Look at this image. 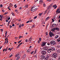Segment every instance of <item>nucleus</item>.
<instances>
[{
  "instance_id": "nucleus-6",
  "label": "nucleus",
  "mask_w": 60,
  "mask_h": 60,
  "mask_svg": "<svg viewBox=\"0 0 60 60\" xmlns=\"http://www.w3.org/2000/svg\"><path fill=\"white\" fill-rule=\"evenodd\" d=\"M51 51H52V50H51V49H49L47 50V52L49 53L51 52Z\"/></svg>"
},
{
  "instance_id": "nucleus-54",
  "label": "nucleus",
  "mask_w": 60,
  "mask_h": 60,
  "mask_svg": "<svg viewBox=\"0 0 60 60\" xmlns=\"http://www.w3.org/2000/svg\"><path fill=\"white\" fill-rule=\"evenodd\" d=\"M8 13L7 12H6L4 14H7Z\"/></svg>"
},
{
  "instance_id": "nucleus-18",
  "label": "nucleus",
  "mask_w": 60,
  "mask_h": 60,
  "mask_svg": "<svg viewBox=\"0 0 60 60\" xmlns=\"http://www.w3.org/2000/svg\"><path fill=\"white\" fill-rule=\"evenodd\" d=\"M56 26V24H53L52 25V26Z\"/></svg>"
},
{
  "instance_id": "nucleus-31",
  "label": "nucleus",
  "mask_w": 60,
  "mask_h": 60,
  "mask_svg": "<svg viewBox=\"0 0 60 60\" xmlns=\"http://www.w3.org/2000/svg\"><path fill=\"white\" fill-rule=\"evenodd\" d=\"M42 14H43V13H40L39 14V16H41V15H42Z\"/></svg>"
},
{
  "instance_id": "nucleus-46",
  "label": "nucleus",
  "mask_w": 60,
  "mask_h": 60,
  "mask_svg": "<svg viewBox=\"0 0 60 60\" xmlns=\"http://www.w3.org/2000/svg\"><path fill=\"white\" fill-rule=\"evenodd\" d=\"M12 56V54H11L9 56V57H11V56Z\"/></svg>"
},
{
  "instance_id": "nucleus-59",
  "label": "nucleus",
  "mask_w": 60,
  "mask_h": 60,
  "mask_svg": "<svg viewBox=\"0 0 60 60\" xmlns=\"http://www.w3.org/2000/svg\"><path fill=\"white\" fill-rule=\"evenodd\" d=\"M31 39H32V37H30V38H29V39H30V40H31Z\"/></svg>"
},
{
  "instance_id": "nucleus-7",
  "label": "nucleus",
  "mask_w": 60,
  "mask_h": 60,
  "mask_svg": "<svg viewBox=\"0 0 60 60\" xmlns=\"http://www.w3.org/2000/svg\"><path fill=\"white\" fill-rule=\"evenodd\" d=\"M54 34H53V33H49V35H50V37H52V36H54Z\"/></svg>"
},
{
  "instance_id": "nucleus-3",
  "label": "nucleus",
  "mask_w": 60,
  "mask_h": 60,
  "mask_svg": "<svg viewBox=\"0 0 60 60\" xmlns=\"http://www.w3.org/2000/svg\"><path fill=\"white\" fill-rule=\"evenodd\" d=\"M47 52L46 51L44 50H42L41 51V54L43 55H45L46 54Z\"/></svg>"
},
{
  "instance_id": "nucleus-25",
  "label": "nucleus",
  "mask_w": 60,
  "mask_h": 60,
  "mask_svg": "<svg viewBox=\"0 0 60 60\" xmlns=\"http://www.w3.org/2000/svg\"><path fill=\"white\" fill-rule=\"evenodd\" d=\"M51 8L49 6L48 7V8L47 9V10H49V9H50Z\"/></svg>"
},
{
  "instance_id": "nucleus-30",
  "label": "nucleus",
  "mask_w": 60,
  "mask_h": 60,
  "mask_svg": "<svg viewBox=\"0 0 60 60\" xmlns=\"http://www.w3.org/2000/svg\"><path fill=\"white\" fill-rule=\"evenodd\" d=\"M35 25H33L31 27L32 28H33V27H35Z\"/></svg>"
},
{
  "instance_id": "nucleus-28",
  "label": "nucleus",
  "mask_w": 60,
  "mask_h": 60,
  "mask_svg": "<svg viewBox=\"0 0 60 60\" xmlns=\"http://www.w3.org/2000/svg\"><path fill=\"white\" fill-rule=\"evenodd\" d=\"M47 44L48 45H50L51 44V43H50L49 42H48L47 43Z\"/></svg>"
},
{
  "instance_id": "nucleus-37",
  "label": "nucleus",
  "mask_w": 60,
  "mask_h": 60,
  "mask_svg": "<svg viewBox=\"0 0 60 60\" xmlns=\"http://www.w3.org/2000/svg\"><path fill=\"white\" fill-rule=\"evenodd\" d=\"M57 52H58V53H60V50H58V51H57Z\"/></svg>"
},
{
  "instance_id": "nucleus-49",
  "label": "nucleus",
  "mask_w": 60,
  "mask_h": 60,
  "mask_svg": "<svg viewBox=\"0 0 60 60\" xmlns=\"http://www.w3.org/2000/svg\"><path fill=\"white\" fill-rule=\"evenodd\" d=\"M2 12H4V11H5L3 10H2Z\"/></svg>"
},
{
  "instance_id": "nucleus-17",
  "label": "nucleus",
  "mask_w": 60,
  "mask_h": 60,
  "mask_svg": "<svg viewBox=\"0 0 60 60\" xmlns=\"http://www.w3.org/2000/svg\"><path fill=\"white\" fill-rule=\"evenodd\" d=\"M26 57V55L25 54L22 57L23 58V59L24 58H25Z\"/></svg>"
},
{
  "instance_id": "nucleus-45",
  "label": "nucleus",
  "mask_w": 60,
  "mask_h": 60,
  "mask_svg": "<svg viewBox=\"0 0 60 60\" xmlns=\"http://www.w3.org/2000/svg\"><path fill=\"white\" fill-rule=\"evenodd\" d=\"M10 22H11V21H8V24H9L10 23Z\"/></svg>"
},
{
  "instance_id": "nucleus-5",
  "label": "nucleus",
  "mask_w": 60,
  "mask_h": 60,
  "mask_svg": "<svg viewBox=\"0 0 60 60\" xmlns=\"http://www.w3.org/2000/svg\"><path fill=\"white\" fill-rule=\"evenodd\" d=\"M44 49L45 50H47L48 49V47L47 46H45L44 47Z\"/></svg>"
},
{
  "instance_id": "nucleus-57",
  "label": "nucleus",
  "mask_w": 60,
  "mask_h": 60,
  "mask_svg": "<svg viewBox=\"0 0 60 60\" xmlns=\"http://www.w3.org/2000/svg\"><path fill=\"white\" fill-rule=\"evenodd\" d=\"M38 43H40V41H39V40H38Z\"/></svg>"
},
{
  "instance_id": "nucleus-32",
  "label": "nucleus",
  "mask_w": 60,
  "mask_h": 60,
  "mask_svg": "<svg viewBox=\"0 0 60 60\" xmlns=\"http://www.w3.org/2000/svg\"><path fill=\"white\" fill-rule=\"evenodd\" d=\"M37 10V8H36L34 9L33 10L34 11H36V10Z\"/></svg>"
},
{
  "instance_id": "nucleus-9",
  "label": "nucleus",
  "mask_w": 60,
  "mask_h": 60,
  "mask_svg": "<svg viewBox=\"0 0 60 60\" xmlns=\"http://www.w3.org/2000/svg\"><path fill=\"white\" fill-rule=\"evenodd\" d=\"M56 12L57 13H60V10L59 11V9H58L56 11Z\"/></svg>"
},
{
  "instance_id": "nucleus-27",
  "label": "nucleus",
  "mask_w": 60,
  "mask_h": 60,
  "mask_svg": "<svg viewBox=\"0 0 60 60\" xmlns=\"http://www.w3.org/2000/svg\"><path fill=\"white\" fill-rule=\"evenodd\" d=\"M39 40L40 41H41V38H39Z\"/></svg>"
},
{
  "instance_id": "nucleus-21",
  "label": "nucleus",
  "mask_w": 60,
  "mask_h": 60,
  "mask_svg": "<svg viewBox=\"0 0 60 60\" xmlns=\"http://www.w3.org/2000/svg\"><path fill=\"white\" fill-rule=\"evenodd\" d=\"M31 51V50L30 49H29V50H28L27 51V52H30Z\"/></svg>"
},
{
  "instance_id": "nucleus-38",
  "label": "nucleus",
  "mask_w": 60,
  "mask_h": 60,
  "mask_svg": "<svg viewBox=\"0 0 60 60\" xmlns=\"http://www.w3.org/2000/svg\"><path fill=\"white\" fill-rule=\"evenodd\" d=\"M21 41H22V40L19 41L18 42V43H19L20 42H21Z\"/></svg>"
},
{
  "instance_id": "nucleus-51",
  "label": "nucleus",
  "mask_w": 60,
  "mask_h": 60,
  "mask_svg": "<svg viewBox=\"0 0 60 60\" xmlns=\"http://www.w3.org/2000/svg\"><path fill=\"white\" fill-rule=\"evenodd\" d=\"M52 22H54V19H52Z\"/></svg>"
},
{
  "instance_id": "nucleus-19",
  "label": "nucleus",
  "mask_w": 60,
  "mask_h": 60,
  "mask_svg": "<svg viewBox=\"0 0 60 60\" xmlns=\"http://www.w3.org/2000/svg\"><path fill=\"white\" fill-rule=\"evenodd\" d=\"M58 36H59L58 35L56 36L55 37V39H57V38L58 37Z\"/></svg>"
},
{
  "instance_id": "nucleus-15",
  "label": "nucleus",
  "mask_w": 60,
  "mask_h": 60,
  "mask_svg": "<svg viewBox=\"0 0 60 60\" xmlns=\"http://www.w3.org/2000/svg\"><path fill=\"white\" fill-rule=\"evenodd\" d=\"M55 29H56V30H60L59 28H57V27H56L55 29H55H54V30H55Z\"/></svg>"
},
{
  "instance_id": "nucleus-36",
  "label": "nucleus",
  "mask_w": 60,
  "mask_h": 60,
  "mask_svg": "<svg viewBox=\"0 0 60 60\" xmlns=\"http://www.w3.org/2000/svg\"><path fill=\"white\" fill-rule=\"evenodd\" d=\"M37 17V16H36L34 17V19H36Z\"/></svg>"
},
{
  "instance_id": "nucleus-20",
  "label": "nucleus",
  "mask_w": 60,
  "mask_h": 60,
  "mask_svg": "<svg viewBox=\"0 0 60 60\" xmlns=\"http://www.w3.org/2000/svg\"><path fill=\"white\" fill-rule=\"evenodd\" d=\"M43 6L44 7H46V5L45 4V3H43Z\"/></svg>"
},
{
  "instance_id": "nucleus-41",
  "label": "nucleus",
  "mask_w": 60,
  "mask_h": 60,
  "mask_svg": "<svg viewBox=\"0 0 60 60\" xmlns=\"http://www.w3.org/2000/svg\"><path fill=\"white\" fill-rule=\"evenodd\" d=\"M20 46V44H19L18 45V46L17 47V48H19V46Z\"/></svg>"
},
{
  "instance_id": "nucleus-55",
  "label": "nucleus",
  "mask_w": 60,
  "mask_h": 60,
  "mask_svg": "<svg viewBox=\"0 0 60 60\" xmlns=\"http://www.w3.org/2000/svg\"><path fill=\"white\" fill-rule=\"evenodd\" d=\"M8 21H9V20L8 19H7L6 20V22H8Z\"/></svg>"
},
{
  "instance_id": "nucleus-16",
  "label": "nucleus",
  "mask_w": 60,
  "mask_h": 60,
  "mask_svg": "<svg viewBox=\"0 0 60 60\" xmlns=\"http://www.w3.org/2000/svg\"><path fill=\"white\" fill-rule=\"evenodd\" d=\"M28 5L27 4H26L25 6V8H28Z\"/></svg>"
},
{
  "instance_id": "nucleus-56",
  "label": "nucleus",
  "mask_w": 60,
  "mask_h": 60,
  "mask_svg": "<svg viewBox=\"0 0 60 60\" xmlns=\"http://www.w3.org/2000/svg\"><path fill=\"white\" fill-rule=\"evenodd\" d=\"M15 11L16 12H17L18 11V10H15Z\"/></svg>"
},
{
  "instance_id": "nucleus-8",
  "label": "nucleus",
  "mask_w": 60,
  "mask_h": 60,
  "mask_svg": "<svg viewBox=\"0 0 60 60\" xmlns=\"http://www.w3.org/2000/svg\"><path fill=\"white\" fill-rule=\"evenodd\" d=\"M49 58V55H46V58L45 59V60H46H46H47V59H48V58Z\"/></svg>"
},
{
  "instance_id": "nucleus-24",
  "label": "nucleus",
  "mask_w": 60,
  "mask_h": 60,
  "mask_svg": "<svg viewBox=\"0 0 60 60\" xmlns=\"http://www.w3.org/2000/svg\"><path fill=\"white\" fill-rule=\"evenodd\" d=\"M57 41H60V38H59L58 39H57Z\"/></svg>"
},
{
  "instance_id": "nucleus-52",
  "label": "nucleus",
  "mask_w": 60,
  "mask_h": 60,
  "mask_svg": "<svg viewBox=\"0 0 60 60\" xmlns=\"http://www.w3.org/2000/svg\"><path fill=\"white\" fill-rule=\"evenodd\" d=\"M19 9H20V10H22V8L21 7H20L19 8Z\"/></svg>"
},
{
  "instance_id": "nucleus-58",
  "label": "nucleus",
  "mask_w": 60,
  "mask_h": 60,
  "mask_svg": "<svg viewBox=\"0 0 60 60\" xmlns=\"http://www.w3.org/2000/svg\"><path fill=\"white\" fill-rule=\"evenodd\" d=\"M24 25L23 24H22V26H24Z\"/></svg>"
},
{
  "instance_id": "nucleus-35",
  "label": "nucleus",
  "mask_w": 60,
  "mask_h": 60,
  "mask_svg": "<svg viewBox=\"0 0 60 60\" xmlns=\"http://www.w3.org/2000/svg\"><path fill=\"white\" fill-rule=\"evenodd\" d=\"M47 10H46V11H45V13H44V15H45V14L46 13V12L47 11Z\"/></svg>"
},
{
  "instance_id": "nucleus-1",
  "label": "nucleus",
  "mask_w": 60,
  "mask_h": 60,
  "mask_svg": "<svg viewBox=\"0 0 60 60\" xmlns=\"http://www.w3.org/2000/svg\"><path fill=\"white\" fill-rule=\"evenodd\" d=\"M52 56L53 57L56 58L57 57V53H53Z\"/></svg>"
},
{
  "instance_id": "nucleus-2",
  "label": "nucleus",
  "mask_w": 60,
  "mask_h": 60,
  "mask_svg": "<svg viewBox=\"0 0 60 60\" xmlns=\"http://www.w3.org/2000/svg\"><path fill=\"white\" fill-rule=\"evenodd\" d=\"M50 43L52 45H56V42H55L54 41H51Z\"/></svg>"
},
{
  "instance_id": "nucleus-22",
  "label": "nucleus",
  "mask_w": 60,
  "mask_h": 60,
  "mask_svg": "<svg viewBox=\"0 0 60 60\" xmlns=\"http://www.w3.org/2000/svg\"><path fill=\"white\" fill-rule=\"evenodd\" d=\"M53 4H51L50 5V6H49L51 8L52 7V6H53Z\"/></svg>"
},
{
  "instance_id": "nucleus-23",
  "label": "nucleus",
  "mask_w": 60,
  "mask_h": 60,
  "mask_svg": "<svg viewBox=\"0 0 60 60\" xmlns=\"http://www.w3.org/2000/svg\"><path fill=\"white\" fill-rule=\"evenodd\" d=\"M19 58H20V56H18L16 60H19Z\"/></svg>"
},
{
  "instance_id": "nucleus-64",
  "label": "nucleus",
  "mask_w": 60,
  "mask_h": 60,
  "mask_svg": "<svg viewBox=\"0 0 60 60\" xmlns=\"http://www.w3.org/2000/svg\"><path fill=\"white\" fill-rule=\"evenodd\" d=\"M58 19H60V15H59L58 17Z\"/></svg>"
},
{
  "instance_id": "nucleus-26",
  "label": "nucleus",
  "mask_w": 60,
  "mask_h": 60,
  "mask_svg": "<svg viewBox=\"0 0 60 60\" xmlns=\"http://www.w3.org/2000/svg\"><path fill=\"white\" fill-rule=\"evenodd\" d=\"M49 18V17H47L46 19L45 20H46L47 21V20Z\"/></svg>"
},
{
  "instance_id": "nucleus-48",
  "label": "nucleus",
  "mask_w": 60,
  "mask_h": 60,
  "mask_svg": "<svg viewBox=\"0 0 60 60\" xmlns=\"http://www.w3.org/2000/svg\"><path fill=\"white\" fill-rule=\"evenodd\" d=\"M35 57H36H36H37V54H36L35 56Z\"/></svg>"
},
{
  "instance_id": "nucleus-14",
  "label": "nucleus",
  "mask_w": 60,
  "mask_h": 60,
  "mask_svg": "<svg viewBox=\"0 0 60 60\" xmlns=\"http://www.w3.org/2000/svg\"><path fill=\"white\" fill-rule=\"evenodd\" d=\"M39 2L40 4H42V3H43V1H42V0H40L39 1Z\"/></svg>"
},
{
  "instance_id": "nucleus-39",
  "label": "nucleus",
  "mask_w": 60,
  "mask_h": 60,
  "mask_svg": "<svg viewBox=\"0 0 60 60\" xmlns=\"http://www.w3.org/2000/svg\"><path fill=\"white\" fill-rule=\"evenodd\" d=\"M28 40L29 41H30V42H31L32 40H30V39H29Z\"/></svg>"
},
{
  "instance_id": "nucleus-50",
  "label": "nucleus",
  "mask_w": 60,
  "mask_h": 60,
  "mask_svg": "<svg viewBox=\"0 0 60 60\" xmlns=\"http://www.w3.org/2000/svg\"><path fill=\"white\" fill-rule=\"evenodd\" d=\"M0 18H2V16H1V15H0Z\"/></svg>"
},
{
  "instance_id": "nucleus-13",
  "label": "nucleus",
  "mask_w": 60,
  "mask_h": 60,
  "mask_svg": "<svg viewBox=\"0 0 60 60\" xmlns=\"http://www.w3.org/2000/svg\"><path fill=\"white\" fill-rule=\"evenodd\" d=\"M20 56V53H18L15 56V57H17V56Z\"/></svg>"
},
{
  "instance_id": "nucleus-12",
  "label": "nucleus",
  "mask_w": 60,
  "mask_h": 60,
  "mask_svg": "<svg viewBox=\"0 0 60 60\" xmlns=\"http://www.w3.org/2000/svg\"><path fill=\"white\" fill-rule=\"evenodd\" d=\"M57 6H56V5H54L52 7L53 8H54V9H56V8H57Z\"/></svg>"
},
{
  "instance_id": "nucleus-4",
  "label": "nucleus",
  "mask_w": 60,
  "mask_h": 60,
  "mask_svg": "<svg viewBox=\"0 0 60 60\" xmlns=\"http://www.w3.org/2000/svg\"><path fill=\"white\" fill-rule=\"evenodd\" d=\"M47 43V42H42V44H41V46H42V47H44V46H45V44H46Z\"/></svg>"
},
{
  "instance_id": "nucleus-33",
  "label": "nucleus",
  "mask_w": 60,
  "mask_h": 60,
  "mask_svg": "<svg viewBox=\"0 0 60 60\" xmlns=\"http://www.w3.org/2000/svg\"><path fill=\"white\" fill-rule=\"evenodd\" d=\"M21 26H22V24H21L20 25V26H19V27L20 28V27H21Z\"/></svg>"
},
{
  "instance_id": "nucleus-34",
  "label": "nucleus",
  "mask_w": 60,
  "mask_h": 60,
  "mask_svg": "<svg viewBox=\"0 0 60 60\" xmlns=\"http://www.w3.org/2000/svg\"><path fill=\"white\" fill-rule=\"evenodd\" d=\"M34 51H32V52H31V53H30V54H33V53H34Z\"/></svg>"
},
{
  "instance_id": "nucleus-63",
  "label": "nucleus",
  "mask_w": 60,
  "mask_h": 60,
  "mask_svg": "<svg viewBox=\"0 0 60 60\" xmlns=\"http://www.w3.org/2000/svg\"><path fill=\"white\" fill-rule=\"evenodd\" d=\"M21 20L20 19H19V20H18V21H19V22L20 21H21Z\"/></svg>"
},
{
  "instance_id": "nucleus-44",
  "label": "nucleus",
  "mask_w": 60,
  "mask_h": 60,
  "mask_svg": "<svg viewBox=\"0 0 60 60\" xmlns=\"http://www.w3.org/2000/svg\"><path fill=\"white\" fill-rule=\"evenodd\" d=\"M0 7H3V5H2V4H0Z\"/></svg>"
},
{
  "instance_id": "nucleus-29",
  "label": "nucleus",
  "mask_w": 60,
  "mask_h": 60,
  "mask_svg": "<svg viewBox=\"0 0 60 60\" xmlns=\"http://www.w3.org/2000/svg\"><path fill=\"white\" fill-rule=\"evenodd\" d=\"M11 13L13 16H15V14H14V13L13 12H12Z\"/></svg>"
},
{
  "instance_id": "nucleus-47",
  "label": "nucleus",
  "mask_w": 60,
  "mask_h": 60,
  "mask_svg": "<svg viewBox=\"0 0 60 60\" xmlns=\"http://www.w3.org/2000/svg\"><path fill=\"white\" fill-rule=\"evenodd\" d=\"M47 1L50 2L51 1V0H47Z\"/></svg>"
},
{
  "instance_id": "nucleus-42",
  "label": "nucleus",
  "mask_w": 60,
  "mask_h": 60,
  "mask_svg": "<svg viewBox=\"0 0 60 60\" xmlns=\"http://www.w3.org/2000/svg\"><path fill=\"white\" fill-rule=\"evenodd\" d=\"M29 22H30V21H28L27 22H26V23H29Z\"/></svg>"
},
{
  "instance_id": "nucleus-53",
  "label": "nucleus",
  "mask_w": 60,
  "mask_h": 60,
  "mask_svg": "<svg viewBox=\"0 0 60 60\" xmlns=\"http://www.w3.org/2000/svg\"><path fill=\"white\" fill-rule=\"evenodd\" d=\"M21 37H22V36H20L19 37V39H20V38H21Z\"/></svg>"
},
{
  "instance_id": "nucleus-61",
  "label": "nucleus",
  "mask_w": 60,
  "mask_h": 60,
  "mask_svg": "<svg viewBox=\"0 0 60 60\" xmlns=\"http://www.w3.org/2000/svg\"><path fill=\"white\" fill-rule=\"evenodd\" d=\"M0 20H1V21H2V19H1L0 18Z\"/></svg>"
},
{
  "instance_id": "nucleus-60",
  "label": "nucleus",
  "mask_w": 60,
  "mask_h": 60,
  "mask_svg": "<svg viewBox=\"0 0 60 60\" xmlns=\"http://www.w3.org/2000/svg\"><path fill=\"white\" fill-rule=\"evenodd\" d=\"M11 19L10 17H9L8 19V20H9V19Z\"/></svg>"
},
{
  "instance_id": "nucleus-62",
  "label": "nucleus",
  "mask_w": 60,
  "mask_h": 60,
  "mask_svg": "<svg viewBox=\"0 0 60 60\" xmlns=\"http://www.w3.org/2000/svg\"><path fill=\"white\" fill-rule=\"evenodd\" d=\"M14 24H12V26H14Z\"/></svg>"
},
{
  "instance_id": "nucleus-43",
  "label": "nucleus",
  "mask_w": 60,
  "mask_h": 60,
  "mask_svg": "<svg viewBox=\"0 0 60 60\" xmlns=\"http://www.w3.org/2000/svg\"><path fill=\"white\" fill-rule=\"evenodd\" d=\"M27 41H28V39H26L25 40V41H26V42H27Z\"/></svg>"
},
{
  "instance_id": "nucleus-40",
  "label": "nucleus",
  "mask_w": 60,
  "mask_h": 60,
  "mask_svg": "<svg viewBox=\"0 0 60 60\" xmlns=\"http://www.w3.org/2000/svg\"><path fill=\"white\" fill-rule=\"evenodd\" d=\"M8 47H7V48L5 50H6L7 51L8 50Z\"/></svg>"
},
{
  "instance_id": "nucleus-10",
  "label": "nucleus",
  "mask_w": 60,
  "mask_h": 60,
  "mask_svg": "<svg viewBox=\"0 0 60 60\" xmlns=\"http://www.w3.org/2000/svg\"><path fill=\"white\" fill-rule=\"evenodd\" d=\"M51 49L52 51H54V50H55V47H52L51 48Z\"/></svg>"
},
{
  "instance_id": "nucleus-11",
  "label": "nucleus",
  "mask_w": 60,
  "mask_h": 60,
  "mask_svg": "<svg viewBox=\"0 0 60 60\" xmlns=\"http://www.w3.org/2000/svg\"><path fill=\"white\" fill-rule=\"evenodd\" d=\"M40 57L41 58V59H43L45 58V56H44L43 55H42Z\"/></svg>"
}]
</instances>
